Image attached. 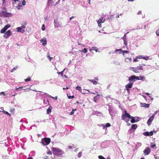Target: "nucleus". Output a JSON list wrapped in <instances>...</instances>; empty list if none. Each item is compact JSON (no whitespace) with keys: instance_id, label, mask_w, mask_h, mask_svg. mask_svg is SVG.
Segmentation results:
<instances>
[{"instance_id":"a18cd8bd","label":"nucleus","mask_w":159,"mask_h":159,"mask_svg":"<svg viewBox=\"0 0 159 159\" xmlns=\"http://www.w3.org/2000/svg\"><path fill=\"white\" fill-rule=\"evenodd\" d=\"M31 80V79L30 78H27V79H25V80L26 82H27L28 81H30Z\"/></svg>"},{"instance_id":"e2e57ef3","label":"nucleus","mask_w":159,"mask_h":159,"mask_svg":"<svg viewBox=\"0 0 159 159\" xmlns=\"http://www.w3.org/2000/svg\"><path fill=\"white\" fill-rule=\"evenodd\" d=\"M142 14V12L140 11H139L138 13V14H139V15H140V14Z\"/></svg>"},{"instance_id":"2eb2a0df","label":"nucleus","mask_w":159,"mask_h":159,"mask_svg":"<svg viewBox=\"0 0 159 159\" xmlns=\"http://www.w3.org/2000/svg\"><path fill=\"white\" fill-rule=\"evenodd\" d=\"M117 51H119L120 52H119V53H121V52H123V56H124V53H128V51H123V50H121V49H116V50H115V52H117Z\"/></svg>"},{"instance_id":"4be33fe9","label":"nucleus","mask_w":159,"mask_h":159,"mask_svg":"<svg viewBox=\"0 0 159 159\" xmlns=\"http://www.w3.org/2000/svg\"><path fill=\"white\" fill-rule=\"evenodd\" d=\"M132 60L131 58H130L126 57L125 58V61L126 62H130Z\"/></svg>"},{"instance_id":"bf43d9fd","label":"nucleus","mask_w":159,"mask_h":159,"mask_svg":"<svg viewBox=\"0 0 159 159\" xmlns=\"http://www.w3.org/2000/svg\"><path fill=\"white\" fill-rule=\"evenodd\" d=\"M138 61V60H137V59L136 58V59H134L133 60V61L135 62H137Z\"/></svg>"},{"instance_id":"49530a36","label":"nucleus","mask_w":159,"mask_h":159,"mask_svg":"<svg viewBox=\"0 0 159 159\" xmlns=\"http://www.w3.org/2000/svg\"><path fill=\"white\" fill-rule=\"evenodd\" d=\"M110 126H111V124L109 123H107L106 124V127H110Z\"/></svg>"},{"instance_id":"423d86ee","label":"nucleus","mask_w":159,"mask_h":159,"mask_svg":"<svg viewBox=\"0 0 159 159\" xmlns=\"http://www.w3.org/2000/svg\"><path fill=\"white\" fill-rule=\"evenodd\" d=\"M151 152L150 148L149 147H146L143 151V152L145 156H147Z\"/></svg>"},{"instance_id":"69168bd1","label":"nucleus","mask_w":159,"mask_h":159,"mask_svg":"<svg viewBox=\"0 0 159 159\" xmlns=\"http://www.w3.org/2000/svg\"><path fill=\"white\" fill-rule=\"evenodd\" d=\"M58 2H59V1H57L55 3V6L57 5L58 4V3H59Z\"/></svg>"},{"instance_id":"9d476101","label":"nucleus","mask_w":159,"mask_h":159,"mask_svg":"<svg viewBox=\"0 0 159 159\" xmlns=\"http://www.w3.org/2000/svg\"><path fill=\"white\" fill-rule=\"evenodd\" d=\"M109 112L110 114L111 115L112 118L115 115V112L114 110L111 108H110L109 109Z\"/></svg>"},{"instance_id":"72a5a7b5","label":"nucleus","mask_w":159,"mask_h":159,"mask_svg":"<svg viewBox=\"0 0 159 159\" xmlns=\"http://www.w3.org/2000/svg\"><path fill=\"white\" fill-rule=\"evenodd\" d=\"M143 134L144 135L149 136V134L148 132H144L143 133Z\"/></svg>"},{"instance_id":"c03bdc74","label":"nucleus","mask_w":159,"mask_h":159,"mask_svg":"<svg viewBox=\"0 0 159 159\" xmlns=\"http://www.w3.org/2000/svg\"><path fill=\"white\" fill-rule=\"evenodd\" d=\"M75 98V97L73 95L72 96H68V98L69 99H71V98Z\"/></svg>"},{"instance_id":"6e6552de","label":"nucleus","mask_w":159,"mask_h":159,"mask_svg":"<svg viewBox=\"0 0 159 159\" xmlns=\"http://www.w3.org/2000/svg\"><path fill=\"white\" fill-rule=\"evenodd\" d=\"M133 85V83H130L129 84L125 85V88L128 92H129V89L132 88Z\"/></svg>"},{"instance_id":"a19ab883","label":"nucleus","mask_w":159,"mask_h":159,"mask_svg":"<svg viewBox=\"0 0 159 159\" xmlns=\"http://www.w3.org/2000/svg\"><path fill=\"white\" fill-rule=\"evenodd\" d=\"M148 134H149V136H151L153 134V131H152L149 132H148Z\"/></svg>"},{"instance_id":"a878e982","label":"nucleus","mask_w":159,"mask_h":159,"mask_svg":"<svg viewBox=\"0 0 159 159\" xmlns=\"http://www.w3.org/2000/svg\"><path fill=\"white\" fill-rule=\"evenodd\" d=\"M68 148L69 149H71L73 148H75V146L74 145L72 144V145H69L68 147Z\"/></svg>"},{"instance_id":"052dcab7","label":"nucleus","mask_w":159,"mask_h":159,"mask_svg":"<svg viewBox=\"0 0 159 159\" xmlns=\"http://www.w3.org/2000/svg\"><path fill=\"white\" fill-rule=\"evenodd\" d=\"M2 112L6 114H7V113H8V112L7 111H6L4 110Z\"/></svg>"},{"instance_id":"f704fd0d","label":"nucleus","mask_w":159,"mask_h":159,"mask_svg":"<svg viewBox=\"0 0 159 159\" xmlns=\"http://www.w3.org/2000/svg\"><path fill=\"white\" fill-rule=\"evenodd\" d=\"M134 118H135V121L136 122L139 121L140 119L139 117H134Z\"/></svg>"},{"instance_id":"ddd939ff","label":"nucleus","mask_w":159,"mask_h":159,"mask_svg":"<svg viewBox=\"0 0 159 159\" xmlns=\"http://www.w3.org/2000/svg\"><path fill=\"white\" fill-rule=\"evenodd\" d=\"M54 23L55 28H58L60 27V25L57 20H54Z\"/></svg>"},{"instance_id":"5fc2aeb1","label":"nucleus","mask_w":159,"mask_h":159,"mask_svg":"<svg viewBox=\"0 0 159 159\" xmlns=\"http://www.w3.org/2000/svg\"><path fill=\"white\" fill-rule=\"evenodd\" d=\"M47 153L49 155H51L52 154V152L51 151H48L47 152Z\"/></svg>"},{"instance_id":"c85d7f7f","label":"nucleus","mask_w":159,"mask_h":159,"mask_svg":"<svg viewBox=\"0 0 159 159\" xmlns=\"http://www.w3.org/2000/svg\"><path fill=\"white\" fill-rule=\"evenodd\" d=\"M137 68L138 69V70H143V68H142V66H141L140 65H139V66H138L137 67Z\"/></svg>"},{"instance_id":"4d7b16f0","label":"nucleus","mask_w":159,"mask_h":159,"mask_svg":"<svg viewBox=\"0 0 159 159\" xmlns=\"http://www.w3.org/2000/svg\"><path fill=\"white\" fill-rule=\"evenodd\" d=\"M22 4L23 5H25V1H22Z\"/></svg>"},{"instance_id":"774afa93","label":"nucleus","mask_w":159,"mask_h":159,"mask_svg":"<svg viewBox=\"0 0 159 159\" xmlns=\"http://www.w3.org/2000/svg\"><path fill=\"white\" fill-rule=\"evenodd\" d=\"M27 159H33V158L32 157H29L28 158H27Z\"/></svg>"},{"instance_id":"4c0bfd02","label":"nucleus","mask_w":159,"mask_h":159,"mask_svg":"<svg viewBox=\"0 0 159 159\" xmlns=\"http://www.w3.org/2000/svg\"><path fill=\"white\" fill-rule=\"evenodd\" d=\"M98 157L99 159H105V158L102 156H99Z\"/></svg>"},{"instance_id":"393cba45","label":"nucleus","mask_w":159,"mask_h":159,"mask_svg":"<svg viewBox=\"0 0 159 159\" xmlns=\"http://www.w3.org/2000/svg\"><path fill=\"white\" fill-rule=\"evenodd\" d=\"M91 50H95L96 52H98V49L96 47H93L91 48Z\"/></svg>"},{"instance_id":"2f4dec72","label":"nucleus","mask_w":159,"mask_h":159,"mask_svg":"<svg viewBox=\"0 0 159 159\" xmlns=\"http://www.w3.org/2000/svg\"><path fill=\"white\" fill-rule=\"evenodd\" d=\"M81 52L84 53H87V49L84 48L81 51Z\"/></svg>"},{"instance_id":"e433bc0d","label":"nucleus","mask_w":159,"mask_h":159,"mask_svg":"<svg viewBox=\"0 0 159 159\" xmlns=\"http://www.w3.org/2000/svg\"><path fill=\"white\" fill-rule=\"evenodd\" d=\"M17 68V66H16L15 67H14L13 68L11 71V72H13L14 71H15Z\"/></svg>"},{"instance_id":"338daca9","label":"nucleus","mask_w":159,"mask_h":159,"mask_svg":"<svg viewBox=\"0 0 159 159\" xmlns=\"http://www.w3.org/2000/svg\"><path fill=\"white\" fill-rule=\"evenodd\" d=\"M44 18L45 20H48V18L47 17H45Z\"/></svg>"},{"instance_id":"a211bd4d","label":"nucleus","mask_w":159,"mask_h":159,"mask_svg":"<svg viewBox=\"0 0 159 159\" xmlns=\"http://www.w3.org/2000/svg\"><path fill=\"white\" fill-rule=\"evenodd\" d=\"M141 106L142 107H144L145 108H148L149 107V104H146L145 103H141Z\"/></svg>"},{"instance_id":"0eeeda50","label":"nucleus","mask_w":159,"mask_h":159,"mask_svg":"<svg viewBox=\"0 0 159 159\" xmlns=\"http://www.w3.org/2000/svg\"><path fill=\"white\" fill-rule=\"evenodd\" d=\"M105 20V18L103 17H101L97 21V23L98 26H99V27H101V23L104 22Z\"/></svg>"},{"instance_id":"79ce46f5","label":"nucleus","mask_w":159,"mask_h":159,"mask_svg":"<svg viewBox=\"0 0 159 159\" xmlns=\"http://www.w3.org/2000/svg\"><path fill=\"white\" fill-rule=\"evenodd\" d=\"M143 59H144L145 60H148L149 59V57L148 56L144 57L143 56Z\"/></svg>"},{"instance_id":"58836bf2","label":"nucleus","mask_w":159,"mask_h":159,"mask_svg":"<svg viewBox=\"0 0 159 159\" xmlns=\"http://www.w3.org/2000/svg\"><path fill=\"white\" fill-rule=\"evenodd\" d=\"M45 26L44 24H43L42 25V30L44 31L45 30Z\"/></svg>"},{"instance_id":"b1692460","label":"nucleus","mask_w":159,"mask_h":159,"mask_svg":"<svg viewBox=\"0 0 159 159\" xmlns=\"http://www.w3.org/2000/svg\"><path fill=\"white\" fill-rule=\"evenodd\" d=\"M76 89L77 90H78L81 93V92H82V89L81 87L80 86H77L76 87Z\"/></svg>"},{"instance_id":"09e8293b","label":"nucleus","mask_w":159,"mask_h":159,"mask_svg":"<svg viewBox=\"0 0 159 159\" xmlns=\"http://www.w3.org/2000/svg\"><path fill=\"white\" fill-rule=\"evenodd\" d=\"M50 97H51V98H53V99H54L56 100H57V96H56L55 97H53L52 96H50Z\"/></svg>"},{"instance_id":"de8ad7c7","label":"nucleus","mask_w":159,"mask_h":159,"mask_svg":"<svg viewBox=\"0 0 159 159\" xmlns=\"http://www.w3.org/2000/svg\"><path fill=\"white\" fill-rule=\"evenodd\" d=\"M78 157H80L82 156L81 152H79L78 154Z\"/></svg>"},{"instance_id":"680f3d73","label":"nucleus","mask_w":159,"mask_h":159,"mask_svg":"<svg viewBox=\"0 0 159 159\" xmlns=\"http://www.w3.org/2000/svg\"><path fill=\"white\" fill-rule=\"evenodd\" d=\"M124 39H126V35H125V34L124 36H123V40H124Z\"/></svg>"},{"instance_id":"39448f33","label":"nucleus","mask_w":159,"mask_h":159,"mask_svg":"<svg viewBox=\"0 0 159 159\" xmlns=\"http://www.w3.org/2000/svg\"><path fill=\"white\" fill-rule=\"evenodd\" d=\"M50 139L49 138H46L42 139L41 142L42 143L43 145H48L50 142Z\"/></svg>"},{"instance_id":"473e14b6","label":"nucleus","mask_w":159,"mask_h":159,"mask_svg":"<svg viewBox=\"0 0 159 159\" xmlns=\"http://www.w3.org/2000/svg\"><path fill=\"white\" fill-rule=\"evenodd\" d=\"M76 111L75 109H73L71 111V112L70 113V115H73L74 113V111Z\"/></svg>"},{"instance_id":"6ab92c4d","label":"nucleus","mask_w":159,"mask_h":159,"mask_svg":"<svg viewBox=\"0 0 159 159\" xmlns=\"http://www.w3.org/2000/svg\"><path fill=\"white\" fill-rule=\"evenodd\" d=\"M137 127V125L136 124H133L131 126V129H129V131L130 130H134L136 129Z\"/></svg>"},{"instance_id":"f8f14e48","label":"nucleus","mask_w":159,"mask_h":159,"mask_svg":"<svg viewBox=\"0 0 159 159\" xmlns=\"http://www.w3.org/2000/svg\"><path fill=\"white\" fill-rule=\"evenodd\" d=\"M55 0H50L48 1V4L49 6L51 7L53 6H55Z\"/></svg>"},{"instance_id":"5701e85b","label":"nucleus","mask_w":159,"mask_h":159,"mask_svg":"<svg viewBox=\"0 0 159 159\" xmlns=\"http://www.w3.org/2000/svg\"><path fill=\"white\" fill-rule=\"evenodd\" d=\"M89 80L93 83V84L94 85L97 84L98 83L97 81L94 80Z\"/></svg>"},{"instance_id":"7c9ffc66","label":"nucleus","mask_w":159,"mask_h":159,"mask_svg":"<svg viewBox=\"0 0 159 159\" xmlns=\"http://www.w3.org/2000/svg\"><path fill=\"white\" fill-rule=\"evenodd\" d=\"M151 147L152 148H154L156 147V144H153V143H151Z\"/></svg>"},{"instance_id":"0e129e2a","label":"nucleus","mask_w":159,"mask_h":159,"mask_svg":"<svg viewBox=\"0 0 159 159\" xmlns=\"http://www.w3.org/2000/svg\"><path fill=\"white\" fill-rule=\"evenodd\" d=\"M74 18V17L73 16H72L70 17V20H72V19Z\"/></svg>"},{"instance_id":"20e7f679","label":"nucleus","mask_w":159,"mask_h":159,"mask_svg":"<svg viewBox=\"0 0 159 159\" xmlns=\"http://www.w3.org/2000/svg\"><path fill=\"white\" fill-rule=\"evenodd\" d=\"M26 25V24L25 23L22 25L21 27H17L16 28L17 31L22 33H24L25 32V28Z\"/></svg>"},{"instance_id":"9b49d317","label":"nucleus","mask_w":159,"mask_h":159,"mask_svg":"<svg viewBox=\"0 0 159 159\" xmlns=\"http://www.w3.org/2000/svg\"><path fill=\"white\" fill-rule=\"evenodd\" d=\"M11 33L12 32H11L10 30H8L4 34V37L5 38H7L9 37L11 35Z\"/></svg>"},{"instance_id":"3c124183","label":"nucleus","mask_w":159,"mask_h":159,"mask_svg":"<svg viewBox=\"0 0 159 159\" xmlns=\"http://www.w3.org/2000/svg\"><path fill=\"white\" fill-rule=\"evenodd\" d=\"M157 112L158 111H156L152 115V116H153V117L154 118V116L157 113Z\"/></svg>"},{"instance_id":"1a4fd4ad","label":"nucleus","mask_w":159,"mask_h":159,"mask_svg":"<svg viewBox=\"0 0 159 159\" xmlns=\"http://www.w3.org/2000/svg\"><path fill=\"white\" fill-rule=\"evenodd\" d=\"M10 27V25H7L5 26V27L2 29L0 31L1 33H4L7 30V29Z\"/></svg>"},{"instance_id":"f257e3e1","label":"nucleus","mask_w":159,"mask_h":159,"mask_svg":"<svg viewBox=\"0 0 159 159\" xmlns=\"http://www.w3.org/2000/svg\"><path fill=\"white\" fill-rule=\"evenodd\" d=\"M125 114L122 115L121 117L122 120H124L125 122H127L129 120L127 118H128L131 119V123H134L136 122L135 118H134V117L130 116L129 114L127 113L126 111L125 110Z\"/></svg>"},{"instance_id":"7ed1b4c3","label":"nucleus","mask_w":159,"mask_h":159,"mask_svg":"<svg viewBox=\"0 0 159 159\" xmlns=\"http://www.w3.org/2000/svg\"><path fill=\"white\" fill-rule=\"evenodd\" d=\"M12 16L11 13L5 11L4 10L0 11V16L3 17H9Z\"/></svg>"},{"instance_id":"f03ea898","label":"nucleus","mask_w":159,"mask_h":159,"mask_svg":"<svg viewBox=\"0 0 159 159\" xmlns=\"http://www.w3.org/2000/svg\"><path fill=\"white\" fill-rule=\"evenodd\" d=\"M52 151H53V154L54 155L58 157H61L62 154L64 153L63 151L60 149L55 148H52Z\"/></svg>"},{"instance_id":"603ef678","label":"nucleus","mask_w":159,"mask_h":159,"mask_svg":"<svg viewBox=\"0 0 159 159\" xmlns=\"http://www.w3.org/2000/svg\"><path fill=\"white\" fill-rule=\"evenodd\" d=\"M156 34L157 36H159V30H157L156 31Z\"/></svg>"},{"instance_id":"ea45409f","label":"nucleus","mask_w":159,"mask_h":159,"mask_svg":"<svg viewBox=\"0 0 159 159\" xmlns=\"http://www.w3.org/2000/svg\"><path fill=\"white\" fill-rule=\"evenodd\" d=\"M146 94L148 95V96L150 98H152V95L151 94H150L149 93H146Z\"/></svg>"},{"instance_id":"c9c22d12","label":"nucleus","mask_w":159,"mask_h":159,"mask_svg":"<svg viewBox=\"0 0 159 159\" xmlns=\"http://www.w3.org/2000/svg\"><path fill=\"white\" fill-rule=\"evenodd\" d=\"M51 112V109L50 108H48L47 110V114H48Z\"/></svg>"},{"instance_id":"f3484780","label":"nucleus","mask_w":159,"mask_h":159,"mask_svg":"<svg viewBox=\"0 0 159 159\" xmlns=\"http://www.w3.org/2000/svg\"><path fill=\"white\" fill-rule=\"evenodd\" d=\"M137 76L135 75H133L129 77V80L130 81H133L134 80H136Z\"/></svg>"},{"instance_id":"aec40b11","label":"nucleus","mask_w":159,"mask_h":159,"mask_svg":"<svg viewBox=\"0 0 159 159\" xmlns=\"http://www.w3.org/2000/svg\"><path fill=\"white\" fill-rule=\"evenodd\" d=\"M99 94H97L94 97L93 100L95 102H96L99 99Z\"/></svg>"},{"instance_id":"412c9836","label":"nucleus","mask_w":159,"mask_h":159,"mask_svg":"<svg viewBox=\"0 0 159 159\" xmlns=\"http://www.w3.org/2000/svg\"><path fill=\"white\" fill-rule=\"evenodd\" d=\"M145 78L144 76H140L139 77L137 76V78H136V80H145Z\"/></svg>"},{"instance_id":"c756f323","label":"nucleus","mask_w":159,"mask_h":159,"mask_svg":"<svg viewBox=\"0 0 159 159\" xmlns=\"http://www.w3.org/2000/svg\"><path fill=\"white\" fill-rule=\"evenodd\" d=\"M22 7V5L21 3H20L19 5L17 7V8L18 9H20V8Z\"/></svg>"},{"instance_id":"8fccbe9b","label":"nucleus","mask_w":159,"mask_h":159,"mask_svg":"<svg viewBox=\"0 0 159 159\" xmlns=\"http://www.w3.org/2000/svg\"><path fill=\"white\" fill-rule=\"evenodd\" d=\"M66 70V68H65L63 70L61 71V75L62 76H63V72L65 70Z\"/></svg>"},{"instance_id":"37998d69","label":"nucleus","mask_w":159,"mask_h":159,"mask_svg":"<svg viewBox=\"0 0 159 159\" xmlns=\"http://www.w3.org/2000/svg\"><path fill=\"white\" fill-rule=\"evenodd\" d=\"M134 72L135 73H138V70L137 67L134 68Z\"/></svg>"},{"instance_id":"6e6d98bb","label":"nucleus","mask_w":159,"mask_h":159,"mask_svg":"<svg viewBox=\"0 0 159 159\" xmlns=\"http://www.w3.org/2000/svg\"><path fill=\"white\" fill-rule=\"evenodd\" d=\"M130 70H131L134 71V67H131L130 68Z\"/></svg>"},{"instance_id":"13d9d810","label":"nucleus","mask_w":159,"mask_h":159,"mask_svg":"<svg viewBox=\"0 0 159 159\" xmlns=\"http://www.w3.org/2000/svg\"><path fill=\"white\" fill-rule=\"evenodd\" d=\"M137 145L140 146L141 145V143H137Z\"/></svg>"},{"instance_id":"bb28decb","label":"nucleus","mask_w":159,"mask_h":159,"mask_svg":"<svg viewBox=\"0 0 159 159\" xmlns=\"http://www.w3.org/2000/svg\"><path fill=\"white\" fill-rule=\"evenodd\" d=\"M81 93L83 94H86L88 93L86 92V89H83V91H82V92H81Z\"/></svg>"},{"instance_id":"cd10ccee","label":"nucleus","mask_w":159,"mask_h":159,"mask_svg":"<svg viewBox=\"0 0 159 159\" xmlns=\"http://www.w3.org/2000/svg\"><path fill=\"white\" fill-rule=\"evenodd\" d=\"M143 55L139 56H137L136 58L137 59H141V58H143Z\"/></svg>"},{"instance_id":"4468645a","label":"nucleus","mask_w":159,"mask_h":159,"mask_svg":"<svg viewBox=\"0 0 159 159\" xmlns=\"http://www.w3.org/2000/svg\"><path fill=\"white\" fill-rule=\"evenodd\" d=\"M40 42L42 43V45L43 46L47 44V39H46L44 37L40 40Z\"/></svg>"},{"instance_id":"864d4df0","label":"nucleus","mask_w":159,"mask_h":159,"mask_svg":"<svg viewBox=\"0 0 159 159\" xmlns=\"http://www.w3.org/2000/svg\"><path fill=\"white\" fill-rule=\"evenodd\" d=\"M124 43L125 44V45H126L127 44V41H126V39H124Z\"/></svg>"},{"instance_id":"dca6fc26","label":"nucleus","mask_w":159,"mask_h":159,"mask_svg":"<svg viewBox=\"0 0 159 159\" xmlns=\"http://www.w3.org/2000/svg\"><path fill=\"white\" fill-rule=\"evenodd\" d=\"M154 118L153 116H151L149 119L147 121V124L148 125L151 124V122L152 121Z\"/></svg>"}]
</instances>
